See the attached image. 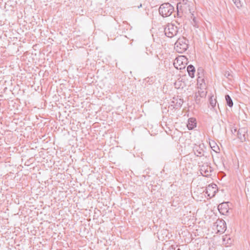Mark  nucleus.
<instances>
[{"instance_id": "f257e3e1", "label": "nucleus", "mask_w": 250, "mask_h": 250, "mask_svg": "<svg viewBox=\"0 0 250 250\" xmlns=\"http://www.w3.org/2000/svg\"><path fill=\"white\" fill-rule=\"evenodd\" d=\"M194 4L189 0H182L177 4V16L182 17L183 16H189L195 24L196 21L194 16Z\"/></svg>"}, {"instance_id": "f03ea898", "label": "nucleus", "mask_w": 250, "mask_h": 250, "mask_svg": "<svg viewBox=\"0 0 250 250\" xmlns=\"http://www.w3.org/2000/svg\"><path fill=\"white\" fill-rule=\"evenodd\" d=\"M188 48V41L184 37L179 38L175 43L174 49L176 52L183 53Z\"/></svg>"}, {"instance_id": "7ed1b4c3", "label": "nucleus", "mask_w": 250, "mask_h": 250, "mask_svg": "<svg viewBox=\"0 0 250 250\" xmlns=\"http://www.w3.org/2000/svg\"><path fill=\"white\" fill-rule=\"evenodd\" d=\"M174 7L169 3H164L162 4L159 9V12L160 15L163 17L170 16L173 12Z\"/></svg>"}, {"instance_id": "20e7f679", "label": "nucleus", "mask_w": 250, "mask_h": 250, "mask_svg": "<svg viewBox=\"0 0 250 250\" xmlns=\"http://www.w3.org/2000/svg\"><path fill=\"white\" fill-rule=\"evenodd\" d=\"M166 36L171 38L176 36L178 32V28L173 23H168L164 28Z\"/></svg>"}, {"instance_id": "39448f33", "label": "nucleus", "mask_w": 250, "mask_h": 250, "mask_svg": "<svg viewBox=\"0 0 250 250\" xmlns=\"http://www.w3.org/2000/svg\"><path fill=\"white\" fill-rule=\"evenodd\" d=\"M184 61L186 60V58L183 56H179L176 58L174 61L173 65L174 67L177 69H182V68H185V65H184V63H186V62H184Z\"/></svg>"}, {"instance_id": "423d86ee", "label": "nucleus", "mask_w": 250, "mask_h": 250, "mask_svg": "<svg viewBox=\"0 0 250 250\" xmlns=\"http://www.w3.org/2000/svg\"><path fill=\"white\" fill-rule=\"evenodd\" d=\"M217 191V185L215 184L209 185L206 188V193L209 198L214 197Z\"/></svg>"}, {"instance_id": "0eeeda50", "label": "nucleus", "mask_w": 250, "mask_h": 250, "mask_svg": "<svg viewBox=\"0 0 250 250\" xmlns=\"http://www.w3.org/2000/svg\"><path fill=\"white\" fill-rule=\"evenodd\" d=\"M200 171L203 176L208 177L211 175L212 169L209 166L203 165L200 168Z\"/></svg>"}, {"instance_id": "6e6552de", "label": "nucleus", "mask_w": 250, "mask_h": 250, "mask_svg": "<svg viewBox=\"0 0 250 250\" xmlns=\"http://www.w3.org/2000/svg\"><path fill=\"white\" fill-rule=\"evenodd\" d=\"M248 129L247 128L243 127L240 128L237 131L238 138L240 139V141L243 142L246 141L247 137Z\"/></svg>"}, {"instance_id": "1a4fd4ad", "label": "nucleus", "mask_w": 250, "mask_h": 250, "mask_svg": "<svg viewBox=\"0 0 250 250\" xmlns=\"http://www.w3.org/2000/svg\"><path fill=\"white\" fill-rule=\"evenodd\" d=\"M228 203L229 202H224L218 205V209L220 213L224 215L228 212L229 209Z\"/></svg>"}, {"instance_id": "9d476101", "label": "nucleus", "mask_w": 250, "mask_h": 250, "mask_svg": "<svg viewBox=\"0 0 250 250\" xmlns=\"http://www.w3.org/2000/svg\"><path fill=\"white\" fill-rule=\"evenodd\" d=\"M194 154L198 157L204 156V150L199 145H195L193 148Z\"/></svg>"}, {"instance_id": "9b49d317", "label": "nucleus", "mask_w": 250, "mask_h": 250, "mask_svg": "<svg viewBox=\"0 0 250 250\" xmlns=\"http://www.w3.org/2000/svg\"><path fill=\"white\" fill-rule=\"evenodd\" d=\"M197 85L198 89L206 90V85L204 79L199 77L197 79Z\"/></svg>"}, {"instance_id": "f8f14e48", "label": "nucleus", "mask_w": 250, "mask_h": 250, "mask_svg": "<svg viewBox=\"0 0 250 250\" xmlns=\"http://www.w3.org/2000/svg\"><path fill=\"white\" fill-rule=\"evenodd\" d=\"M196 126V121L195 118H190L188 120L187 127L189 130H192Z\"/></svg>"}, {"instance_id": "ddd939ff", "label": "nucleus", "mask_w": 250, "mask_h": 250, "mask_svg": "<svg viewBox=\"0 0 250 250\" xmlns=\"http://www.w3.org/2000/svg\"><path fill=\"white\" fill-rule=\"evenodd\" d=\"M187 71L188 73L189 76L191 78H193L194 77V73L195 72V69L194 67L191 65H189L187 67Z\"/></svg>"}, {"instance_id": "4468645a", "label": "nucleus", "mask_w": 250, "mask_h": 250, "mask_svg": "<svg viewBox=\"0 0 250 250\" xmlns=\"http://www.w3.org/2000/svg\"><path fill=\"white\" fill-rule=\"evenodd\" d=\"M222 225L223 226V227L222 228V229H218V231L220 232H224L226 229V224L225 222L224 221H220L219 222L217 223V228L220 226V228H222Z\"/></svg>"}, {"instance_id": "2eb2a0df", "label": "nucleus", "mask_w": 250, "mask_h": 250, "mask_svg": "<svg viewBox=\"0 0 250 250\" xmlns=\"http://www.w3.org/2000/svg\"><path fill=\"white\" fill-rule=\"evenodd\" d=\"M209 145L211 148L212 149V150L215 151L216 152H217V151L219 150V147L213 141L209 142Z\"/></svg>"}, {"instance_id": "dca6fc26", "label": "nucleus", "mask_w": 250, "mask_h": 250, "mask_svg": "<svg viewBox=\"0 0 250 250\" xmlns=\"http://www.w3.org/2000/svg\"><path fill=\"white\" fill-rule=\"evenodd\" d=\"M225 99L226 100L228 105L229 107H231L233 106V104L230 97L229 95H226L225 96Z\"/></svg>"}, {"instance_id": "f3484780", "label": "nucleus", "mask_w": 250, "mask_h": 250, "mask_svg": "<svg viewBox=\"0 0 250 250\" xmlns=\"http://www.w3.org/2000/svg\"><path fill=\"white\" fill-rule=\"evenodd\" d=\"M172 103L175 104V107L177 108L180 107L182 106L183 103V100L181 99H179V100L176 99V101H173Z\"/></svg>"}, {"instance_id": "a211bd4d", "label": "nucleus", "mask_w": 250, "mask_h": 250, "mask_svg": "<svg viewBox=\"0 0 250 250\" xmlns=\"http://www.w3.org/2000/svg\"><path fill=\"white\" fill-rule=\"evenodd\" d=\"M197 93H198L200 97L203 98V97H205L206 96L207 91H206V90L199 89Z\"/></svg>"}, {"instance_id": "6ab92c4d", "label": "nucleus", "mask_w": 250, "mask_h": 250, "mask_svg": "<svg viewBox=\"0 0 250 250\" xmlns=\"http://www.w3.org/2000/svg\"><path fill=\"white\" fill-rule=\"evenodd\" d=\"M234 3L237 8H240L242 6L240 0H232Z\"/></svg>"}, {"instance_id": "aec40b11", "label": "nucleus", "mask_w": 250, "mask_h": 250, "mask_svg": "<svg viewBox=\"0 0 250 250\" xmlns=\"http://www.w3.org/2000/svg\"><path fill=\"white\" fill-rule=\"evenodd\" d=\"M200 98L198 93H196L195 95V101L197 104L199 103L200 101Z\"/></svg>"}, {"instance_id": "412c9836", "label": "nucleus", "mask_w": 250, "mask_h": 250, "mask_svg": "<svg viewBox=\"0 0 250 250\" xmlns=\"http://www.w3.org/2000/svg\"><path fill=\"white\" fill-rule=\"evenodd\" d=\"M216 103V101L215 100H213L212 99H210V104L212 106V107H214L215 106Z\"/></svg>"}, {"instance_id": "4be33fe9", "label": "nucleus", "mask_w": 250, "mask_h": 250, "mask_svg": "<svg viewBox=\"0 0 250 250\" xmlns=\"http://www.w3.org/2000/svg\"><path fill=\"white\" fill-rule=\"evenodd\" d=\"M233 132H237V130H236V129H234Z\"/></svg>"}, {"instance_id": "5701e85b", "label": "nucleus", "mask_w": 250, "mask_h": 250, "mask_svg": "<svg viewBox=\"0 0 250 250\" xmlns=\"http://www.w3.org/2000/svg\"><path fill=\"white\" fill-rule=\"evenodd\" d=\"M229 76H230V74H229V73H228V74H227V77H229Z\"/></svg>"}, {"instance_id": "b1692460", "label": "nucleus", "mask_w": 250, "mask_h": 250, "mask_svg": "<svg viewBox=\"0 0 250 250\" xmlns=\"http://www.w3.org/2000/svg\"><path fill=\"white\" fill-rule=\"evenodd\" d=\"M141 6H142V4H141L140 5V6H138V8H140V7H141Z\"/></svg>"}, {"instance_id": "393cba45", "label": "nucleus", "mask_w": 250, "mask_h": 250, "mask_svg": "<svg viewBox=\"0 0 250 250\" xmlns=\"http://www.w3.org/2000/svg\"><path fill=\"white\" fill-rule=\"evenodd\" d=\"M175 86H176L177 83H175Z\"/></svg>"}, {"instance_id": "a878e982", "label": "nucleus", "mask_w": 250, "mask_h": 250, "mask_svg": "<svg viewBox=\"0 0 250 250\" xmlns=\"http://www.w3.org/2000/svg\"><path fill=\"white\" fill-rule=\"evenodd\" d=\"M182 0H179V1H181Z\"/></svg>"}]
</instances>
